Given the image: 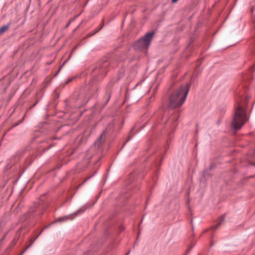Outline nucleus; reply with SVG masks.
Segmentation results:
<instances>
[{"label":"nucleus","mask_w":255,"mask_h":255,"mask_svg":"<svg viewBox=\"0 0 255 255\" xmlns=\"http://www.w3.org/2000/svg\"><path fill=\"white\" fill-rule=\"evenodd\" d=\"M162 159H160V163H159V165H160L161 164V161Z\"/></svg>","instance_id":"obj_29"},{"label":"nucleus","mask_w":255,"mask_h":255,"mask_svg":"<svg viewBox=\"0 0 255 255\" xmlns=\"http://www.w3.org/2000/svg\"><path fill=\"white\" fill-rule=\"evenodd\" d=\"M33 244V242H31L30 244L28 245L20 254V255H23L27 250H28Z\"/></svg>","instance_id":"obj_14"},{"label":"nucleus","mask_w":255,"mask_h":255,"mask_svg":"<svg viewBox=\"0 0 255 255\" xmlns=\"http://www.w3.org/2000/svg\"><path fill=\"white\" fill-rule=\"evenodd\" d=\"M41 208L39 207L38 204H36L34 207L30 208L29 212H28V215L29 218H33L36 216H38L40 217L43 212L41 211Z\"/></svg>","instance_id":"obj_6"},{"label":"nucleus","mask_w":255,"mask_h":255,"mask_svg":"<svg viewBox=\"0 0 255 255\" xmlns=\"http://www.w3.org/2000/svg\"><path fill=\"white\" fill-rule=\"evenodd\" d=\"M129 14H132L133 13L132 12H128L127 13V15Z\"/></svg>","instance_id":"obj_25"},{"label":"nucleus","mask_w":255,"mask_h":255,"mask_svg":"<svg viewBox=\"0 0 255 255\" xmlns=\"http://www.w3.org/2000/svg\"><path fill=\"white\" fill-rule=\"evenodd\" d=\"M73 20V19H70L69 20V22H68V23L67 24L66 26H68V25L70 24V23Z\"/></svg>","instance_id":"obj_21"},{"label":"nucleus","mask_w":255,"mask_h":255,"mask_svg":"<svg viewBox=\"0 0 255 255\" xmlns=\"http://www.w3.org/2000/svg\"><path fill=\"white\" fill-rule=\"evenodd\" d=\"M69 58H70V57H69V58H68V59L66 61L69 60Z\"/></svg>","instance_id":"obj_32"},{"label":"nucleus","mask_w":255,"mask_h":255,"mask_svg":"<svg viewBox=\"0 0 255 255\" xmlns=\"http://www.w3.org/2000/svg\"><path fill=\"white\" fill-rule=\"evenodd\" d=\"M85 210H82V209H79L77 212L74 213L73 214H71L69 215L65 216L62 217H61L58 219V221L62 222L66 221H67L68 220H72L78 214L80 213H82Z\"/></svg>","instance_id":"obj_7"},{"label":"nucleus","mask_w":255,"mask_h":255,"mask_svg":"<svg viewBox=\"0 0 255 255\" xmlns=\"http://www.w3.org/2000/svg\"><path fill=\"white\" fill-rule=\"evenodd\" d=\"M43 230H42L39 234L35 238V239L34 240H33L32 241H31V242H33V243H34V242L37 239V238L39 237V236H40V235L42 233V232H43Z\"/></svg>","instance_id":"obj_16"},{"label":"nucleus","mask_w":255,"mask_h":255,"mask_svg":"<svg viewBox=\"0 0 255 255\" xmlns=\"http://www.w3.org/2000/svg\"><path fill=\"white\" fill-rule=\"evenodd\" d=\"M129 252H128V253H127L126 254V255H129Z\"/></svg>","instance_id":"obj_30"},{"label":"nucleus","mask_w":255,"mask_h":255,"mask_svg":"<svg viewBox=\"0 0 255 255\" xmlns=\"http://www.w3.org/2000/svg\"><path fill=\"white\" fill-rule=\"evenodd\" d=\"M88 2V0H87V1L86 2V3H85V5H84V6H85V5L87 4V3Z\"/></svg>","instance_id":"obj_28"},{"label":"nucleus","mask_w":255,"mask_h":255,"mask_svg":"<svg viewBox=\"0 0 255 255\" xmlns=\"http://www.w3.org/2000/svg\"><path fill=\"white\" fill-rule=\"evenodd\" d=\"M18 240V237H15L11 242V246H14L17 243Z\"/></svg>","instance_id":"obj_13"},{"label":"nucleus","mask_w":255,"mask_h":255,"mask_svg":"<svg viewBox=\"0 0 255 255\" xmlns=\"http://www.w3.org/2000/svg\"><path fill=\"white\" fill-rule=\"evenodd\" d=\"M246 100L243 98L236 101L235 112L232 123V128L236 130L240 129L247 121V117L244 106Z\"/></svg>","instance_id":"obj_1"},{"label":"nucleus","mask_w":255,"mask_h":255,"mask_svg":"<svg viewBox=\"0 0 255 255\" xmlns=\"http://www.w3.org/2000/svg\"><path fill=\"white\" fill-rule=\"evenodd\" d=\"M66 62H67V61H65L63 64H62V65L61 66V67H60V69H59V70H58V72H59V71L60 70V69H61V68H62V67H63V66L64 65V64L66 63Z\"/></svg>","instance_id":"obj_18"},{"label":"nucleus","mask_w":255,"mask_h":255,"mask_svg":"<svg viewBox=\"0 0 255 255\" xmlns=\"http://www.w3.org/2000/svg\"><path fill=\"white\" fill-rule=\"evenodd\" d=\"M178 116L177 114H176L175 116H173L169 118V121H171L173 122L172 126H171L172 128H174L176 126V122L177 120H178Z\"/></svg>","instance_id":"obj_9"},{"label":"nucleus","mask_w":255,"mask_h":255,"mask_svg":"<svg viewBox=\"0 0 255 255\" xmlns=\"http://www.w3.org/2000/svg\"><path fill=\"white\" fill-rule=\"evenodd\" d=\"M98 14V12H96L94 14Z\"/></svg>","instance_id":"obj_31"},{"label":"nucleus","mask_w":255,"mask_h":255,"mask_svg":"<svg viewBox=\"0 0 255 255\" xmlns=\"http://www.w3.org/2000/svg\"><path fill=\"white\" fill-rule=\"evenodd\" d=\"M81 14V13H79V14H76L75 15V16H80V15Z\"/></svg>","instance_id":"obj_27"},{"label":"nucleus","mask_w":255,"mask_h":255,"mask_svg":"<svg viewBox=\"0 0 255 255\" xmlns=\"http://www.w3.org/2000/svg\"><path fill=\"white\" fill-rule=\"evenodd\" d=\"M224 219L223 217L220 218L219 219L218 223L215 226L212 227V229L213 230H216L220 226V225L222 223V222L224 221Z\"/></svg>","instance_id":"obj_11"},{"label":"nucleus","mask_w":255,"mask_h":255,"mask_svg":"<svg viewBox=\"0 0 255 255\" xmlns=\"http://www.w3.org/2000/svg\"><path fill=\"white\" fill-rule=\"evenodd\" d=\"M251 70L252 71V72H253L255 70L254 66L251 68Z\"/></svg>","instance_id":"obj_20"},{"label":"nucleus","mask_w":255,"mask_h":255,"mask_svg":"<svg viewBox=\"0 0 255 255\" xmlns=\"http://www.w3.org/2000/svg\"><path fill=\"white\" fill-rule=\"evenodd\" d=\"M109 62L105 61L102 64H99L98 66L94 70L93 73L95 75H99V77L97 78L98 80H100L103 76H104L107 72V68L109 65Z\"/></svg>","instance_id":"obj_5"},{"label":"nucleus","mask_w":255,"mask_h":255,"mask_svg":"<svg viewBox=\"0 0 255 255\" xmlns=\"http://www.w3.org/2000/svg\"><path fill=\"white\" fill-rule=\"evenodd\" d=\"M22 121H23V120L22 119L19 122H18L17 123L12 125V128H14V127L18 126L19 124H20V123H21L22 122Z\"/></svg>","instance_id":"obj_15"},{"label":"nucleus","mask_w":255,"mask_h":255,"mask_svg":"<svg viewBox=\"0 0 255 255\" xmlns=\"http://www.w3.org/2000/svg\"><path fill=\"white\" fill-rule=\"evenodd\" d=\"M37 102H36L33 104V106H32V107H34V106L37 104Z\"/></svg>","instance_id":"obj_24"},{"label":"nucleus","mask_w":255,"mask_h":255,"mask_svg":"<svg viewBox=\"0 0 255 255\" xmlns=\"http://www.w3.org/2000/svg\"><path fill=\"white\" fill-rule=\"evenodd\" d=\"M10 26V23L3 25L0 27V35L3 34L6 30L8 29Z\"/></svg>","instance_id":"obj_10"},{"label":"nucleus","mask_w":255,"mask_h":255,"mask_svg":"<svg viewBox=\"0 0 255 255\" xmlns=\"http://www.w3.org/2000/svg\"><path fill=\"white\" fill-rule=\"evenodd\" d=\"M134 130V129H132L131 130V132H132L133 130Z\"/></svg>","instance_id":"obj_34"},{"label":"nucleus","mask_w":255,"mask_h":255,"mask_svg":"<svg viewBox=\"0 0 255 255\" xmlns=\"http://www.w3.org/2000/svg\"><path fill=\"white\" fill-rule=\"evenodd\" d=\"M154 34V32L153 31L146 33L143 37H141L134 43L133 45V48L136 50H147L150 45Z\"/></svg>","instance_id":"obj_3"},{"label":"nucleus","mask_w":255,"mask_h":255,"mask_svg":"<svg viewBox=\"0 0 255 255\" xmlns=\"http://www.w3.org/2000/svg\"><path fill=\"white\" fill-rule=\"evenodd\" d=\"M74 78V77H73V78H69V79H67V80L66 83H69L70 82L72 81V80Z\"/></svg>","instance_id":"obj_17"},{"label":"nucleus","mask_w":255,"mask_h":255,"mask_svg":"<svg viewBox=\"0 0 255 255\" xmlns=\"http://www.w3.org/2000/svg\"><path fill=\"white\" fill-rule=\"evenodd\" d=\"M42 142L43 144L46 143L47 144L46 146L45 145H43L45 150L49 149L53 144V143L51 142V139H47L45 140H43Z\"/></svg>","instance_id":"obj_8"},{"label":"nucleus","mask_w":255,"mask_h":255,"mask_svg":"<svg viewBox=\"0 0 255 255\" xmlns=\"http://www.w3.org/2000/svg\"><path fill=\"white\" fill-rule=\"evenodd\" d=\"M102 27H103V26H102L100 28L98 29V30L97 31H96L94 33H96V32H98L99 30H100L102 28Z\"/></svg>","instance_id":"obj_26"},{"label":"nucleus","mask_w":255,"mask_h":255,"mask_svg":"<svg viewBox=\"0 0 255 255\" xmlns=\"http://www.w3.org/2000/svg\"><path fill=\"white\" fill-rule=\"evenodd\" d=\"M206 171H204L203 172V176H204V177H205V176H206Z\"/></svg>","instance_id":"obj_23"},{"label":"nucleus","mask_w":255,"mask_h":255,"mask_svg":"<svg viewBox=\"0 0 255 255\" xmlns=\"http://www.w3.org/2000/svg\"><path fill=\"white\" fill-rule=\"evenodd\" d=\"M119 128H120L119 125L117 124L115 120H114L113 123H110L108 125L105 130L103 132L100 136L95 141V145L97 146L98 148L100 147L104 141L106 137V134L107 133H112L114 131Z\"/></svg>","instance_id":"obj_4"},{"label":"nucleus","mask_w":255,"mask_h":255,"mask_svg":"<svg viewBox=\"0 0 255 255\" xmlns=\"http://www.w3.org/2000/svg\"><path fill=\"white\" fill-rule=\"evenodd\" d=\"M173 3L176 2L178 0H171Z\"/></svg>","instance_id":"obj_22"},{"label":"nucleus","mask_w":255,"mask_h":255,"mask_svg":"<svg viewBox=\"0 0 255 255\" xmlns=\"http://www.w3.org/2000/svg\"><path fill=\"white\" fill-rule=\"evenodd\" d=\"M91 177V176H90V177H88L87 179H85V180L83 182V183H82V184H81V185H82V184H84V183H85L87 180H88L89 178H90Z\"/></svg>","instance_id":"obj_19"},{"label":"nucleus","mask_w":255,"mask_h":255,"mask_svg":"<svg viewBox=\"0 0 255 255\" xmlns=\"http://www.w3.org/2000/svg\"><path fill=\"white\" fill-rule=\"evenodd\" d=\"M190 89V85H181L172 92L169 98V108H176L181 106L185 102Z\"/></svg>","instance_id":"obj_2"},{"label":"nucleus","mask_w":255,"mask_h":255,"mask_svg":"<svg viewBox=\"0 0 255 255\" xmlns=\"http://www.w3.org/2000/svg\"><path fill=\"white\" fill-rule=\"evenodd\" d=\"M69 58H70V57H69V58H68V59L66 61L69 60Z\"/></svg>","instance_id":"obj_33"},{"label":"nucleus","mask_w":255,"mask_h":255,"mask_svg":"<svg viewBox=\"0 0 255 255\" xmlns=\"http://www.w3.org/2000/svg\"><path fill=\"white\" fill-rule=\"evenodd\" d=\"M111 98V95L109 92H107L104 96V99L105 100V106L107 105Z\"/></svg>","instance_id":"obj_12"}]
</instances>
